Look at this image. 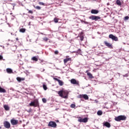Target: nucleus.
I'll list each match as a JSON object with an SVG mask.
<instances>
[{
  "mask_svg": "<svg viewBox=\"0 0 129 129\" xmlns=\"http://www.w3.org/2000/svg\"><path fill=\"white\" fill-rule=\"evenodd\" d=\"M125 119H126V116L122 115H119L117 117H115L114 118V120L116 121H120L121 120H125Z\"/></svg>",
  "mask_w": 129,
  "mask_h": 129,
  "instance_id": "nucleus-1",
  "label": "nucleus"
},
{
  "mask_svg": "<svg viewBox=\"0 0 129 129\" xmlns=\"http://www.w3.org/2000/svg\"><path fill=\"white\" fill-rule=\"evenodd\" d=\"M30 106H34V107H38L39 106V101L38 99H35L34 101L29 103Z\"/></svg>",
  "mask_w": 129,
  "mask_h": 129,
  "instance_id": "nucleus-2",
  "label": "nucleus"
},
{
  "mask_svg": "<svg viewBox=\"0 0 129 129\" xmlns=\"http://www.w3.org/2000/svg\"><path fill=\"white\" fill-rule=\"evenodd\" d=\"M89 19H90V20H93V21H95L96 22V21L100 20L101 18H100V17L99 16H95L94 15H92L89 17Z\"/></svg>",
  "mask_w": 129,
  "mask_h": 129,
  "instance_id": "nucleus-3",
  "label": "nucleus"
},
{
  "mask_svg": "<svg viewBox=\"0 0 129 129\" xmlns=\"http://www.w3.org/2000/svg\"><path fill=\"white\" fill-rule=\"evenodd\" d=\"M78 121H79V122L86 123L88 121V118L86 117V118H81V117H79Z\"/></svg>",
  "mask_w": 129,
  "mask_h": 129,
  "instance_id": "nucleus-4",
  "label": "nucleus"
},
{
  "mask_svg": "<svg viewBox=\"0 0 129 129\" xmlns=\"http://www.w3.org/2000/svg\"><path fill=\"white\" fill-rule=\"evenodd\" d=\"M48 126H50L51 127H56L57 126V124L54 121H50L48 124Z\"/></svg>",
  "mask_w": 129,
  "mask_h": 129,
  "instance_id": "nucleus-5",
  "label": "nucleus"
},
{
  "mask_svg": "<svg viewBox=\"0 0 129 129\" xmlns=\"http://www.w3.org/2000/svg\"><path fill=\"white\" fill-rule=\"evenodd\" d=\"M71 83L72 84H75V85H78V86H80L79 84V81H76L75 79H73L71 80Z\"/></svg>",
  "mask_w": 129,
  "mask_h": 129,
  "instance_id": "nucleus-6",
  "label": "nucleus"
},
{
  "mask_svg": "<svg viewBox=\"0 0 129 129\" xmlns=\"http://www.w3.org/2000/svg\"><path fill=\"white\" fill-rule=\"evenodd\" d=\"M109 38L110 39H112V40H113V41H118V38H117V37L113 35V34H110L109 35Z\"/></svg>",
  "mask_w": 129,
  "mask_h": 129,
  "instance_id": "nucleus-7",
  "label": "nucleus"
},
{
  "mask_svg": "<svg viewBox=\"0 0 129 129\" xmlns=\"http://www.w3.org/2000/svg\"><path fill=\"white\" fill-rule=\"evenodd\" d=\"M69 61H72V58H71V57H69V56H67L66 58L63 59L64 64H66V63L69 62Z\"/></svg>",
  "mask_w": 129,
  "mask_h": 129,
  "instance_id": "nucleus-8",
  "label": "nucleus"
},
{
  "mask_svg": "<svg viewBox=\"0 0 129 129\" xmlns=\"http://www.w3.org/2000/svg\"><path fill=\"white\" fill-rule=\"evenodd\" d=\"M11 123L12 125H17L19 123V121L18 120L12 119L11 120Z\"/></svg>",
  "mask_w": 129,
  "mask_h": 129,
  "instance_id": "nucleus-9",
  "label": "nucleus"
},
{
  "mask_svg": "<svg viewBox=\"0 0 129 129\" xmlns=\"http://www.w3.org/2000/svg\"><path fill=\"white\" fill-rule=\"evenodd\" d=\"M4 126L6 128H10V127H11V124L10 123V122H9V121H6L4 122Z\"/></svg>",
  "mask_w": 129,
  "mask_h": 129,
  "instance_id": "nucleus-10",
  "label": "nucleus"
},
{
  "mask_svg": "<svg viewBox=\"0 0 129 129\" xmlns=\"http://www.w3.org/2000/svg\"><path fill=\"white\" fill-rule=\"evenodd\" d=\"M63 98H68V92L66 91L63 90Z\"/></svg>",
  "mask_w": 129,
  "mask_h": 129,
  "instance_id": "nucleus-11",
  "label": "nucleus"
},
{
  "mask_svg": "<svg viewBox=\"0 0 129 129\" xmlns=\"http://www.w3.org/2000/svg\"><path fill=\"white\" fill-rule=\"evenodd\" d=\"M104 44H105V46H106L108 48H111V44L108 42L107 41H104Z\"/></svg>",
  "mask_w": 129,
  "mask_h": 129,
  "instance_id": "nucleus-12",
  "label": "nucleus"
},
{
  "mask_svg": "<svg viewBox=\"0 0 129 129\" xmlns=\"http://www.w3.org/2000/svg\"><path fill=\"white\" fill-rule=\"evenodd\" d=\"M103 125H104L105 126H106V127H108V128L110 127V126H111L110 125V123L107 121L105 122L104 123Z\"/></svg>",
  "mask_w": 129,
  "mask_h": 129,
  "instance_id": "nucleus-13",
  "label": "nucleus"
},
{
  "mask_svg": "<svg viewBox=\"0 0 129 129\" xmlns=\"http://www.w3.org/2000/svg\"><path fill=\"white\" fill-rule=\"evenodd\" d=\"M16 79L18 82H21V81H24L25 80V78L17 77Z\"/></svg>",
  "mask_w": 129,
  "mask_h": 129,
  "instance_id": "nucleus-14",
  "label": "nucleus"
},
{
  "mask_svg": "<svg viewBox=\"0 0 129 129\" xmlns=\"http://www.w3.org/2000/svg\"><path fill=\"white\" fill-rule=\"evenodd\" d=\"M7 93V90L6 89L0 87V93Z\"/></svg>",
  "mask_w": 129,
  "mask_h": 129,
  "instance_id": "nucleus-15",
  "label": "nucleus"
},
{
  "mask_svg": "<svg viewBox=\"0 0 129 129\" xmlns=\"http://www.w3.org/2000/svg\"><path fill=\"white\" fill-rule=\"evenodd\" d=\"M6 71L9 74H12V73H13V70L10 68H7Z\"/></svg>",
  "mask_w": 129,
  "mask_h": 129,
  "instance_id": "nucleus-16",
  "label": "nucleus"
},
{
  "mask_svg": "<svg viewBox=\"0 0 129 129\" xmlns=\"http://www.w3.org/2000/svg\"><path fill=\"white\" fill-rule=\"evenodd\" d=\"M91 14H98L99 12L98 11V10L93 9L91 10Z\"/></svg>",
  "mask_w": 129,
  "mask_h": 129,
  "instance_id": "nucleus-17",
  "label": "nucleus"
},
{
  "mask_svg": "<svg viewBox=\"0 0 129 129\" xmlns=\"http://www.w3.org/2000/svg\"><path fill=\"white\" fill-rule=\"evenodd\" d=\"M57 93L60 97H63V90H60V91H58Z\"/></svg>",
  "mask_w": 129,
  "mask_h": 129,
  "instance_id": "nucleus-18",
  "label": "nucleus"
},
{
  "mask_svg": "<svg viewBox=\"0 0 129 129\" xmlns=\"http://www.w3.org/2000/svg\"><path fill=\"white\" fill-rule=\"evenodd\" d=\"M80 38L81 41H83L84 40V36H83V32H81L80 35Z\"/></svg>",
  "mask_w": 129,
  "mask_h": 129,
  "instance_id": "nucleus-19",
  "label": "nucleus"
},
{
  "mask_svg": "<svg viewBox=\"0 0 129 129\" xmlns=\"http://www.w3.org/2000/svg\"><path fill=\"white\" fill-rule=\"evenodd\" d=\"M4 107L5 109V110L9 111L10 110V107L8 105H4Z\"/></svg>",
  "mask_w": 129,
  "mask_h": 129,
  "instance_id": "nucleus-20",
  "label": "nucleus"
},
{
  "mask_svg": "<svg viewBox=\"0 0 129 129\" xmlns=\"http://www.w3.org/2000/svg\"><path fill=\"white\" fill-rule=\"evenodd\" d=\"M58 84L60 86H63V85H64V82H63V81H61V80H59L58 81Z\"/></svg>",
  "mask_w": 129,
  "mask_h": 129,
  "instance_id": "nucleus-21",
  "label": "nucleus"
},
{
  "mask_svg": "<svg viewBox=\"0 0 129 129\" xmlns=\"http://www.w3.org/2000/svg\"><path fill=\"white\" fill-rule=\"evenodd\" d=\"M83 98H84V99H85V100H88V99H89V97L86 94L83 95Z\"/></svg>",
  "mask_w": 129,
  "mask_h": 129,
  "instance_id": "nucleus-22",
  "label": "nucleus"
},
{
  "mask_svg": "<svg viewBox=\"0 0 129 129\" xmlns=\"http://www.w3.org/2000/svg\"><path fill=\"white\" fill-rule=\"evenodd\" d=\"M19 32L20 33H25V32H26V29H25V28H21L19 30Z\"/></svg>",
  "mask_w": 129,
  "mask_h": 129,
  "instance_id": "nucleus-23",
  "label": "nucleus"
},
{
  "mask_svg": "<svg viewBox=\"0 0 129 129\" xmlns=\"http://www.w3.org/2000/svg\"><path fill=\"white\" fill-rule=\"evenodd\" d=\"M31 60H32V61H35V62H37V61H38V58H37L36 56H33L31 58Z\"/></svg>",
  "mask_w": 129,
  "mask_h": 129,
  "instance_id": "nucleus-24",
  "label": "nucleus"
},
{
  "mask_svg": "<svg viewBox=\"0 0 129 129\" xmlns=\"http://www.w3.org/2000/svg\"><path fill=\"white\" fill-rule=\"evenodd\" d=\"M87 75L89 78H91V79L93 78V76L90 73H88Z\"/></svg>",
  "mask_w": 129,
  "mask_h": 129,
  "instance_id": "nucleus-25",
  "label": "nucleus"
},
{
  "mask_svg": "<svg viewBox=\"0 0 129 129\" xmlns=\"http://www.w3.org/2000/svg\"><path fill=\"white\" fill-rule=\"evenodd\" d=\"M116 4L118 6H121V2H120V0H116Z\"/></svg>",
  "mask_w": 129,
  "mask_h": 129,
  "instance_id": "nucleus-26",
  "label": "nucleus"
},
{
  "mask_svg": "<svg viewBox=\"0 0 129 129\" xmlns=\"http://www.w3.org/2000/svg\"><path fill=\"white\" fill-rule=\"evenodd\" d=\"M102 113H103V112H102V111H101V110H99L97 112L98 115H102Z\"/></svg>",
  "mask_w": 129,
  "mask_h": 129,
  "instance_id": "nucleus-27",
  "label": "nucleus"
},
{
  "mask_svg": "<svg viewBox=\"0 0 129 129\" xmlns=\"http://www.w3.org/2000/svg\"><path fill=\"white\" fill-rule=\"evenodd\" d=\"M53 21L54 23H58V22H59V19L55 17L54 18Z\"/></svg>",
  "mask_w": 129,
  "mask_h": 129,
  "instance_id": "nucleus-28",
  "label": "nucleus"
},
{
  "mask_svg": "<svg viewBox=\"0 0 129 129\" xmlns=\"http://www.w3.org/2000/svg\"><path fill=\"white\" fill-rule=\"evenodd\" d=\"M43 88L44 89V90H47V86L45 84L43 85Z\"/></svg>",
  "mask_w": 129,
  "mask_h": 129,
  "instance_id": "nucleus-29",
  "label": "nucleus"
},
{
  "mask_svg": "<svg viewBox=\"0 0 129 129\" xmlns=\"http://www.w3.org/2000/svg\"><path fill=\"white\" fill-rule=\"evenodd\" d=\"M76 106V105L75 104H72L71 105V108H75V107Z\"/></svg>",
  "mask_w": 129,
  "mask_h": 129,
  "instance_id": "nucleus-30",
  "label": "nucleus"
},
{
  "mask_svg": "<svg viewBox=\"0 0 129 129\" xmlns=\"http://www.w3.org/2000/svg\"><path fill=\"white\" fill-rule=\"evenodd\" d=\"M43 40L44 41H45V42H47V41H48L49 40V38H47V37H44L43 38Z\"/></svg>",
  "mask_w": 129,
  "mask_h": 129,
  "instance_id": "nucleus-31",
  "label": "nucleus"
},
{
  "mask_svg": "<svg viewBox=\"0 0 129 129\" xmlns=\"http://www.w3.org/2000/svg\"><path fill=\"white\" fill-rule=\"evenodd\" d=\"M27 11H28V14H33V12L32 10H29V9H27Z\"/></svg>",
  "mask_w": 129,
  "mask_h": 129,
  "instance_id": "nucleus-32",
  "label": "nucleus"
},
{
  "mask_svg": "<svg viewBox=\"0 0 129 129\" xmlns=\"http://www.w3.org/2000/svg\"><path fill=\"white\" fill-rule=\"evenodd\" d=\"M42 101L44 103H46V102H47V100L45 98H42Z\"/></svg>",
  "mask_w": 129,
  "mask_h": 129,
  "instance_id": "nucleus-33",
  "label": "nucleus"
},
{
  "mask_svg": "<svg viewBox=\"0 0 129 129\" xmlns=\"http://www.w3.org/2000/svg\"><path fill=\"white\" fill-rule=\"evenodd\" d=\"M36 10H41V7L40 6H36L35 7Z\"/></svg>",
  "mask_w": 129,
  "mask_h": 129,
  "instance_id": "nucleus-34",
  "label": "nucleus"
},
{
  "mask_svg": "<svg viewBox=\"0 0 129 129\" xmlns=\"http://www.w3.org/2000/svg\"><path fill=\"white\" fill-rule=\"evenodd\" d=\"M128 19H129L128 16H125L124 18V21H126V20H128Z\"/></svg>",
  "mask_w": 129,
  "mask_h": 129,
  "instance_id": "nucleus-35",
  "label": "nucleus"
},
{
  "mask_svg": "<svg viewBox=\"0 0 129 129\" xmlns=\"http://www.w3.org/2000/svg\"><path fill=\"white\" fill-rule=\"evenodd\" d=\"M54 54L55 55H58V54H59V51L58 50H55L54 51Z\"/></svg>",
  "mask_w": 129,
  "mask_h": 129,
  "instance_id": "nucleus-36",
  "label": "nucleus"
},
{
  "mask_svg": "<svg viewBox=\"0 0 129 129\" xmlns=\"http://www.w3.org/2000/svg\"><path fill=\"white\" fill-rule=\"evenodd\" d=\"M39 5H40V6H45V4L42 2H39Z\"/></svg>",
  "mask_w": 129,
  "mask_h": 129,
  "instance_id": "nucleus-37",
  "label": "nucleus"
},
{
  "mask_svg": "<svg viewBox=\"0 0 129 129\" xmlns=\"http://www.w3.org/2000/svg\"><path fill=\"white\" fill-rule=\"evenodd\" d=\"M4 60V61H5V59H4V57L2 55H0V60Z\"/></svg>",
  "mask_w": 129,
  "mask_h": 129,
  "instance_id": "nucleus-38",
  "label": "nucleus"
},
{
  "mask_svg": "<svg viewBox=\"0 0 129 129\" xmlns=\"http://www.w3.org/2000/svg\"><path fill=\"white\" fill-rule=\"evenodd\" d=\"M54 80H55V81H57V82L60 80L58 79V78H53Z\"/></svg>",
  "mask_w": 129,
  "mask_h": 129,
  "instance_id": "nucleus-39",
  "label": "nucleus"
},
{
  "mask_svg": "<svg viewBox=\"0 0 129 129\" xmlns=\"http://www.w3.org/2000/svg\"><path fill=\"white\" fill-rule=\"evenodd\" d=\"M79 98H83V95H80L79 96Z\"/></svg>",
  "mask_w": 129,
  "mask_h": 129,
  "instance_id": "nucleus-40",
  "label": "nucleus"
},
{
  "mask_svg": "<svg viewBox=\"0 0 129 129\" xmlns=\"http://www.w3.org/2000/svg\"><path fill=\"white\" fill-rule=\"evenodd\" d=\"M40 63L41 64H42V63H44V60L43 59L40 60Z\"/></svg>",
  "mask_w": 129,
  "mask_h": 129,
  "instance_id": "nucleus-41",
  "label": "nucleus"
},
{
  "mask_svg": "<svg viewBox=\"0 0 129 129\" xmlns=\"http://www.w3.org/2000/svg\"><path fill=\"white\" fill-rule=\"evenodd\" d=\"M81 52V49H78L77 53H80Z\"/></svg>",
  "mask_w": 129,
  "mask_h": 129,
  "instance_id": "nucleus-42",
  "label": "nucleus"
},
{
  "mask_svg": "<svg viewBox=\"0 0 129 129\" xmlns=\"http://www.w3.org/2000/svg\"><path fill=\"white\" fill-rule=\"evenodd\" d=\"M16 41H19V38H16Z\"/></svg>",
  "mask_w": 129,
  "mask_h": 129,
  "instance_id": "nucleus-43",
  "label": "nucleus"
},
{
  "mask_svg": "<svg viewBox=\"0 0 129 129\" xmlns=\"http://www.w3.org/2000/svg\"><path fill=\"white\" fill-rule=\"evenodd\" d=\"M86 73H87V74L88 73V71H86Z\"/></svg>",
  "mask_w": 129,
  "mask_h": 129,
  "instance_id": "nucleus-44",
  "label": "nucleus"
},
{
  "mask_svg": "<svg viewBox=\"0 0 129 129\" xmlns=\"http://www.w3.org/2000/svg\"><path fill=\"white\" fill-rule=\"evenodd\" d=\"M0 129H2V126H0Z\"/></svg>",
  "mask_w": 129,
  "mask_h": 129,
  "instance_id": "nucleus-45",
  "label": "nucleus"
},
{
  "mask_svg": "<svg viewBox=\"0 0 129 129\" xmlns=\"http://www.w3.org/2000/svg\"><path fill=\"white\" fill-rule=\"evenodd\" d=\"M10 14H11V15H13V13H11Z\"/></svg>",
  "mask_w": 129,
  "mask_h": 129,
  "instance_id": "nucleus-46",
  "label": "nucleus"
}]
</instances>
